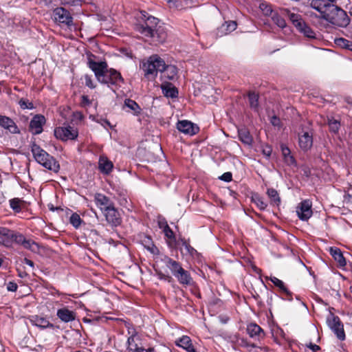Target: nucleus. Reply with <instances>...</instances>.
<instances>
[{
  "mask_svg": "<svg viewBox=\"0 0 352 352\" xmlns=\"http://www.w3.org/2000/svg\"><path fill=\"white\" fill-rule=\"evenodd\" d=\"M159 19L149 15L146 12H141V17L135 25V30L143 36L150 38L153 42L164 43L167 37L165 28L159 25Z\"/></svg>",
  "mask_w": 352,
  "mask_h": 352,
  "instance_id": "f257e3e1",
  "label": "nucleus"
},
{
  "mask_svg": "<svg viewBox=\"0 0 352 352\" xmlns=\"http://www.w3.org/2000/svg\"><path fill=\"white\" fill-rule=\"evenodd\" d=\"M31 151L34 160L43 167L54 173L59 170L58 162L35 142L31 144Z\"/></svg>",
  "mask_w": 352,
  "mask_h": 352,
  "instance_id": "f03ea898",
  "label": "nucleus"
},
{
  "mask_svg": "<svg viewBox=\"0 0 352 352\" xmlns=\"http://www.w3.org/2000/svg\"><path fill=\"white\" fill-rule=\"evenodd\" d=\"M327 8L329 12L324 13V19L340 28H346L349 24L350 19L342 9L334 5L329 6Z\"/></svg>",
  "mask_w": 352,
  "mask_h": 352,
  "instance_id": "7ed1b4c3",
  "label": "nucleus"
},
{
  "mask_svg": "<svg viewBox=\"0 0 352 352\" xmlns=\"http://www.w3.org/2000/svg\"><path fill=\"white\" fill-rule=\"evenodd\" d=\"M141 68L144 72V77L149 80H153L158 72L164 69V60L157 55H153L142 63Z\"/></svg>",
  "mask_w": 352,
  "mask_h": 352,
  "instance_id": "20e7f679",
  "label": "nucleus"
},
{
  "mask_svg": "<svg viewBox=\"0 0 352 352\" xmlns=\"http://www.w3.org/2000/svg\"><path fill=\"white\" fill-rule=\"evenodd\" d=\"M103 78L102 81L98 82L102 84L107 85L109 87H111L112 86L116 87L120 85V82H124V79L120 73L113 68H108L107 72L103 74Z\"/></svg>",
  "mask_w": 352,
  "mask_h": 352,
  "instance_id": "39448f33",
  "label": "nucleus"
},
{
  "mask_svg": "<svg viewBox=\"0 0 352 352\" xmlns=\"http://www.w3.org/2000/svg\"><path fill=\"white\" fill-rule=\"evenodd\" d=\"M78 135V130L70 126L57 127L54 129L55 137L62 141L75 140Z\"/></svg>",
  "mask_w": 352,
  "mask_h": 352,
  "instance_id": "423d86ee",
  "label": "nucleus"
},
{
  "mask_svg": "<svg viewBox=\"0 0 352 352\" xmlns=\"http://www.w3.org/2000/svg\"><path fill=\"white\" fill-rule=\"evenodd\" d=\"M54 20L59 23L70 26L73 23V18L68 10L63 7H58L53 10Z\"/></svg>",
  "mask_w": 352,
  "mask_h": 352,
  "instance_id": "0eeeda50",
  "label": "nucleus"
},
{
  "mask_svg": "<svg viewBox=\"0 0 352 352\" xmlns=\"http://www.w3.org/2000/svg\"><path fill=\"white\" fill-rule=\"evenodd\" d=\"M327 321L328 326L334 332L337 338L340 340H344L345 333L339 317L331 314Z\"/></svg>",
  "mask_w": 352,
  "mask_h": 352,
  "instance_id": "6e6552de",
  "label": "nucleus"
},
{
  "mask_svg": "<svg viewBox=\"0 0 352 352\" xmlns=\"http://www.w3.org/2000/svg\"><path fill=\"white\" fill-rule=\"evenodd\" d=\"M87 65L94 72L98 81H102L103 74L107 72L108 65L106 61L96 62L89 58Z\"/></svg>",
  "mask_w": 352,
  "mask_h": 352,
  "instance_id": "1a4fd4ad",
  "label": "nucleus"
},
{
  "mask_svg": "<svg viewBox=\"0 0 352 352\" xmlns=\"http://www.w3.org/2000/svg\"><path fill=\"white\" fill-rule=\"evenodd\" d=\"M14 243L21 245L24 248L32 251V252H37L39 250L38 245L31 239H27L21 233H15L14 238Z\"/></svg>",
  "mask_w": 352,
  "mask_h": 352,
  "instance_id": "9d476101",
  "label": "nucleus"
},
{
  "mask_svg": "<svg viewBox=\"0 0 352 352\" xmlns=\"http://www.w3.org/2000/svg\"><path fill=\"white\" fill-rule=\"evenodd\" d=\"M311 202L309 199L302 201L297 207L296 212L302 221H307L312 216Z\"/></svg>",
  "mask_w": 352,
  "mask_h": 352,
  "instance_id": "9b49d317",
  "label": "nucleus"
},
{
  "mask_svg": "<svg viewBox=\"0 0 352 352\" xmlns=\"http://www.w3.org/2000/svg\"><path fill=\"white\" fill-rule=\"evenodd\" d=\"M177 129L180 132L189 135H193L199 131V127L196 124L186 120H179L177 123Z\"/></svg>",
  "mask_w": 352,
  "mask_h": 352,
  "instance_id": "f8f14e48",
  "label": "nucleus"
},
{
  "mask_svg": "<svg viewBox=\"0 0 352 352\" xmlns=\"http://www.w3.org/2000/svg\"><path fill=\"white\" fill-rule=\"evenodd\" d=\"M107 221L113 227L120 226L122 223V218L119 212L116 209L115 206L111 207L106 211L103 212Z\"/></svg>",
  "mask_w": 352,
  "mask_h": 352,
  "instance_id": "ddd939ff",
  "label": "nucleus"
},
{
  "mask_svg": "<svg viewBox=\"0 0 352 352\" xmlns=\"http://www.w3.org/2000/svg\"><path fill=\"white\" fill-rule=\"evenodd\" d=\"M16 232L4 227H0V245L12 246Z\"/></svg>",
  "mask_w": 352,
  "mask_h": 352,
  "instance_id": "4468645a",
  "label": "nucleus"
},
{
  "mask_svg": "<svg viewBox=\"0 0 352 352\" xmlns=\"http://www.w3.org/2000/svg\"><path fill=\"white\" fill-rule=\"evenodd\" d=\"M45 123V118L42 115H36L30 123V130L32 134L38 135L42 133L43 126Z\"/></svg>",
  "mask_w": 352,
  "mask_h": 352,
  "instance_id": "2eb2a0df",
  "label": "nucleus"
},
{
  "mask_svg": "<svg viewBox=\"0 0 352 352\" xmlns=\"http://www.w3.org/2000/svg\"><path fill=\"white\" fill-rule=\"evenodd\" d=\"M30 322L41 329L47 328L54 329V325L51 323L46 318L38 316L37 315L32 316L29 318Z\"/></svg>",
  "mask_w": 352,
  "mask_h": 352,
  "instance_id": "dca6fc26",
  "label": "nucleus"
},
{
  "mask_svg": "<svg viewBox=\"0 0 352 352\" xmlns=\"http://www.w3.org/2000/svg\"><path fill=\"white\" fill-rule=\"evenodd\" d=\"M95 202L100 209L104 212L114 206L109 197L101 193H96L94 197Z\"/></svg>",
  "mask_w": 352,
  "mask_h": 352,
  "instance_id": "f3484780",
  "label": "nucleus"
},
{
  "mask_svg": "<svg viewBox=\"0 0 352 352\" xmlns=\"http://www.w3.org/2000/svg\"><path fill=\"white\" fill-rule=\"evenodd\" d=\"M279 10L282 15L288 16L296 29L301 27L302 23L305 22L300 14L292 13L287 8H280Z\"/></svg>",
  "mask_w": 352,
  "mask_h": 352,
  "instance_id": "a211bd4d",
  "label": "nucleus"
},
{
  "mask_svg": "<svg viewBox=\"0 0 352 352\" xmlns=\"http://www.w3.org/2000/svg\"><path fill=\"white\" fill-rule=\"evenodd\" d=\"M0 126L12 133H19V130L15 122L9 117L0 115Z\"/></svg>",
  "mask_w": 352,
  "mask_h": 352,
  "instance_id": "6ab92c4d",
  "label": "nucleus"
},
{
  "mask_svg": "<svg viewBox=\"0 0 352 352\" xmlns=\"http://www.w3.org/2000/svg\"><path fill=\"white\" fill-rule=\"evenodd\" d=\"M57 317L64 322H69L74 321L76 318V313L69 310L67 307L58 309L56 313Z\"/></svg>",
  "mask_w": 352,
  "mask_h": 352,
  "instance_id": "aec40b11",
  "label": "nucleus"
},
{
  "mask_svg": "<svg viewBox=\"0 0 352 352\" xmlns=\"http://www.w3.org/2000/svg\"><path fill=\"white\" fill-rule=\"evenodd\" d=\"M298 144L300 148L303 151H308L313 144L312 134L309 132H304L302 135H299Z\"/></svg>",
  "mask_w": 352,
  "mask_h": 352,
  "instance_id": "412c9836",
  "label": "nucleus"
},
{
  "mask_svg": "<svg viewBox=\"0 0 352 352\" xmlns=\"http://www.w3.org/2000/svg\"><path fill=\"white\" fill-rule=\"evenodd\" d=\"M164 69L160 72L162 74V78L168 80H175L178 72L177 67L173 65H166L164 63Z\"/></svg>",
  "mask_w": 352,
  "mask_h": 352,
  "instance_id": "4be33fe9",
  "label": "nucleus"
},
{
  "mask_svg": "<svg viewBox=\"0 0 352 352\" xmlns=\"http://www.w3.org/2000/svg\"><path fill=\"white\" fill-rule=\"evenodd\" d=\"M175 344L177 346L185 349L187 352H197V350L192 343L191 339L187 336H183L182 338L177 340Z\"/></svg>",
  "mask_w": 352,
  "mask_h": 352,
  "instance_id": "5701e85b",
  "label": "nucleus"
},
{
  "mask_svg": "<svg viewBox=\"0 0 352 352\" xmlns=\"http://www.w3.org/2000/svg\"><path fill=\"white\" fill-rule=\"evenodd\" d=\"M175 277L177 279L180 284L184 285H190L193 283L190 272L184 268H182L179 272L175 274Z\"/></svg>",
  "mask_w": 352,
  "mask_h": 352,
  "instance_id": "b1692460",
  "label": "nucleus"
},
{
  "mask_svg": "<svg viewBox=\"0 0 352 352\" xmlns=\"http://www.w3.org/2000/svg\"><path fill=\"white\" fill-rule=\"evenodd\" d=\"M163 261L166 266L170 270L174 276H175V274L179 272V271L183 268L178 261H175L170 257L166 256Z\"/></svg>",
  "mask_w": 352,
  "mask_h": 352,
  "instance_id": "393cba45",
  "label": "nucleus"
},
{
  "mask_svg": "<svg viewBox=\"0 0 352 352\" xmlns=\"http://www.w3.org/2000/svg\"><path fill=\"white\" fill-rule=\"evenodd\" d=\"M161 88L164 95L166 97L174 98L178 96L177 89L169 82L162 83Z\"/></svg>",
  "mask_w": 352,
  "mask_h": 352,
  "instance_id": "a878e982",
  "label": "nucleus"
},
{
  "mask_svg": "<svg viewBox=\"0 0 352 352\" xmlns=\"http://www.w3.org/2000/svg\"><path fill=\"white\" fill-rule=\"evenodd\" d=\"M332 5L333 4L326 3L324 0H312L311 3V8L320 12L322 19L324 13L329 12L328 6Z\"/></svg>",
  "mask_w": 352,
  "mask_h": 352,
  "instance_id": "bb28decb",
  "label": "nucleus"
},
{
  "mask_svg": "<svg viewBox=\"0 0 352 352\" xmlns=\"http://www.w3.org/2000/svg\"><path fill=\"white\" fill-rule=\"evenodd\" d=\"M237 24L234 21H227L222 24L221 26L218 29V34L223 36V34H228L232 31L235 30Z\"/></svg>",
  "mask_w": 352,
  "mask_h": 352,
  "instance_id": "cd10ccee",
  "label": "nucleus"
},
{
  "mask_svg": "<svg viewBox=\"0 0 352 352\" xmlns=\"http://www.w3.org/2000/svg\"><path fill=\"white\" fill-rule=\"evenodd\" d=\"M247 332L251 338H260L264 335L263 329L256 323H250L247 327Z\"/></svg>",
  "mask_w": 352,
  "mask_h": 352,
  "instance_id": "c85d7f7f",
  "label": "nucleus"
},
{
  "mask_svg": "<svg viewBox=\"0 0 352 352\" xmlns=\"http://www.w3.org/2000/svg\"><path fill=\"white\" fill-rule=\"evenodd\" d=\"M329 252L334 260L338 263L340 266L344 267L346 265V260L339 248L331 247L329 249Z\"/></svg>",
  "mask_w": 352,
  "mask_h": 352,
  "instance_id": "c756f323",
  "label": "nucleus"
},
{
  "mask_svg": "<svg viewBox=\"0 0 352 352\" xmlns=\"http://www.w3.org/2000/svg\"><path fill=\"white\" fill-rule=\"evenodd\" d=\"M98 167L102 173L109 174L113 168V164L107 157H101L99 160Z\"/></svg>",
  "mask_w": 352,
  "mask_h": 352,
  "instance_id": "7c9ffc66",
  "label": "nucleus"
},
{
  "mask_svg": "<svg viewBox=\"0 0 352 352\" xmlns=\"http://www.w3.org/2000/svg\"><path fill=\"white\" fill-rule=\"evenodd\" d=\"M281 152L283 156L284 161L287 165H296V162L294 157L291 155L290 149L285 145L282 144Z\"/></svg>",
  "mask_w": 352,
  "mask_h": 352,
  "instance_id": "2f4dec72",
  "label": "nucleus"
},
{
  "mask_svg": "<svg viewBox=\"0 0 352 352\" xmlns=\"http://www.w3.org/2000/svg\"><path fill=\"white\" fill-rule=\"evenodd\" d=\"M297 30L308 38H316V34L305 22H303L302 26L299 27Z\"/></svg>",
  "mask_w": 352,
  "mask_h": 352,
  "instance_id": "473e14b6",
  "label": "nucleus"
},
{
  "mask_svg": "<svg viewBox=\"0 0 352 352\" xmlns=\"http://www.w3.org/2000/svg\"><path fill=\"white\" fill-rule=\"evenodd\" d=\"M271 282L287 296H292V293L286 287L284 283L275 276L270 278Z\"/></svg>",
  "mask_w": 352,
  "mask_h": 352,
  "instance_id": "72a5a7b5",
  "label": "nucleus"
},
{
  "mask_svg": "<svg viewBox=\"0 0 352 352\" xmlns=\"http://www.w3.org/2000/svg\"><path fill=\"white\" fill-rule=\"evenodd\" d=\"M267 195L270 199V204L272 206H279L280 204V198L278 192L274 188H268L267 190Z\"/></svg>",
  "mask_w": 352,
  "mask_h": 352,
  "instance_id": "f704fd0d",
  "label": "nucleus"
},
{
  "mask_svg": "<svg viewBox=\"0 0 352 352\" xmlns=\"http://www.w3.org/2000/svg\"><path fill=\"white\" fill-rule=\"evenodd\" d=\"M124 107L129 109V111H130L133 114L138 115L140 112V107L138 104V103L131 99H126L124 100Z\"/></svg>",
  "mask_w": 352,
  "mask_h": 352,
  "instance_id": "c9c22d12",
  "label": "nucleus"
},
{
  "mask_svg": "<svg viewBox=\"0 0 352 352\" xmlns=\"http://www.w3.org/2000/svg\"><path fill=\"white\" fill-rule=\"evenodd\" d=\"M334 43L336 45H338L342 48H344V49H346V50H348L350 51L352 50V41H349L346 38H336L334 40Z\"/></svg>",
  "mask_w": 352,
  "mask_h": 352,
  "instance_id": "e433bc0d",
  "label": "nucleus"
},
{
  "mask_svg": "<svg viewBox=\"0 0 352 352\" xmlns=\"http://www.w3.org/2000/svg\"><path fill=\"white\" fill-rule=\"evenodd\" d=\"M334 43L336 45H338L342 48H344V49H346V50H348L350 51L352 50V41H349L346 38H336L334 40Z\"/></svg>",
  "mask_w": 352,
  "mask_h": 352,
  "instance_id": "4c0bfd02",
  "label": "nucleus"
},
{
  "mask_svg": "<svg viewBox=\"0 0 352 352\" xmlns=\"http://www.w3.org/2000/svg\"><path fill=\"white\" fill-rule=\"evenodd\" d=\"M258 95L254 92H250L248 94L250 107L256 111L258 110Z\"/></svg>",
  "mask_w": 352,
  "mask_h": 352,
  "instance_id": "58836bf2",
  "label": "nucleus"
},
{
  "mask_svg": "<svg viewBox=\"0 0 352 352\" xmlns=\"http://www.w3.org/2000/svg\"><path fill=\"white\" fill-rule=\"evenodd\" d=\"M239 135L240 140L246 144H250L252 142V138L250 133L245 129L239 131Z\"/></svg>",
  "mask_w": 352,
  "mask_h": 352,
  "instance_id": "ea45409f",
  "label": "nucleus"
},
{
  "mask_svg": "<svg viewBox=\"0 0 352 352\" xmlns=\"http://www.w3.org/2000/svg\"><path fill=\"white\" fill-rule=\"evenodd\" d=\"M252 200L260 210H264L267 208V204L264 201L263 198L258 195H253Z\"/></svg>",
  "mask_w": 352,
  "mask_h": 352,
  "instance_id": "a19ab883",
  "label": "nucleus"
},
{
  "mask_svg": "<svg viewBox=\"0 0 352 352\" xmlns=\"http://www.w3.org/2000/svg\"><path fill=\"white\" fill-rule=\"evenodd\" d=\"M273 22L279 28H284L286 26V22L285 19L281 17L278 13L275 12L271 16Z\"/></svg>",
  "mask_w": 352,
  "mask_h": 352,
  "instance_id": "79ce46f5",
  "label": "nucleus"
},
{
  "mask_svg": "<svg viewBox=\"0 0 352 352\" xmlns=\"http://www.w3.org/2000/svg\"><path fill=\"white\" fill-rule=\"evenodd\" d=\"M259 8L265 16H272V14L275 12L273 11L271 5L265 2L260 3Z\"/></svg>",
  "mask_w": 352,
  "mask_h": 352,
  "instance_id": "37998d69",
  "label": "nucleus"
},
{
  "mask_svg": "<svg viewBox=\"0 0 352 352\" xmlns=\"http://www.w3.org/2000/svg\"><path fill=\"white\" fill-rule=\"evenodd\" d=\"M82 219L79 214L77 213H73L69 218L70 223L75 228H78L82 223Z\"/></svg>",
  "mask_w": 352,
  "mask_h": 352,
  "instance_id": "c03bdc74",
  "label": "nucleus"
},
{
  "mask_svg": "<svg viewBox=\"0 0 352 352\" xmlns=\"http://www.w3.org/2000/svg\"><path fill=\"white\" fill-rule=\"evenodd\" d=\"M163 232L164 233L165 236L170 240V242H169V245H171V242H175L176 239L175 236V234L168 225L165 226Z\"/></svg>",
  "mask_w": 352,
  "mask_h": 352,
  "instance_id": "a18cd8bd",
  "label": "nucleus"
},
{
  "mask_svg": "<svg viewBox=\"0 0 352 352\" xmlns=\"http://www.w3.org/2000/svg\"><path fill=\"white\" fill-rule=\"evenodd\" d=\"M21 201L19 198H14L10 200V208L16 212H19L21 210Z\"/></svg>",
  "mask_w": 352,
  "mask_h": 352,
  "instance_id": "49530a36",
  "label": "nucleus"
},
{
  "mask_svg": "<svg viewBox=\"0 0 352 352\" xmlns=\"http://www.w3.org/2000/svg\"><path fill=\"white\" fill-rule=\"evenodd\" d=\"M329 129L333 133H337L340 129V122L333 118L329 119L328 121Z\"/></svg>",
  "mask_w": 352,
  "mask_h": 352,
  "instance_id": "de8ad7c7",
  "label": "nucleus"
},
{
  "mask_svg": "<svg viewBox=\"0 0 352 352\" xmlns=\"http://www.w3.org/2000/svg\"><path fill=\"white\" fill-rule=\"evenodd\" d=\"M19 104L23 109H32L34 108L33 103L25 98L20 99Z\"/></svg>",
  "mask_w": 352,
  "mask_h": 352,
  "instance_id": "09e8293b",
  "label": "nucleus"
},
{
  "mask_svg": "<svg viewBox=\"0 0 352 352\" xmlns=\"http://www.w3.org/2000/svg\"><path fill=\"white\" fill-rule=\"evenodd\" d=\"M184 247L186 250V254L194 256L197 254V250L192 247L188 242H184Z\"/></svg>",
  "mask_w": 352,
  "mask_h": 352,
  "instance_id": "8fccbe9b",
  "label": "nucleus"
},
{
  "mask_svg": "<svg viewBox=\"0 0 352 352\" xmlns=\"http://www.w3.org/2000/svg\"><path fill=\"white\" fill-rule=\"evenodd\" d=\"M126 350L128 352H145V349L142 346H139L137 343L132 346H127Z\"/></svg>",
  "mask_w": 352,
  "mask_h": 352,
  "instance_id": "3c124183",
  "label": "nucleus"
},
{
  "mask_svg": "<svg viewBox=\"0 0 352 352\" xmlns=\"http://www.w3.org/2000/svg\"><path fill=\"white\" fill-rule=\"evenodd\" d=\"M219 179L224 182H229L232 179V175L230 172H226L223 173L221 176H220Z\"/></svg>",
  "mask_w": 352,
  "mask_h": 352,
  "instance_id": "603ef678",
  "label": "nucleus"
},
{
  "mask_svg": "<svg viewBox=\"0 0 352 352\" xmlns=\"http://www.w3.org/2000/svg\"><path fill=\"white\" fill-rule=\"evenodd\" d=\"M85 80L86 86H87L88 87L91 88V89L95 88V85L92 81L91 76H89L88 75H85Z\"/></svg>",
  "mask_w": 352,
  "mask_h": 352,
  "instance_id": "864d4df0",
  "label": "nucleus"
},
{
  "mask_svg": "<svg viewBox=\"0 0 352 352\" xmlns=\"http://www.w3.org/2000/svg\"><path fill=\"white\" fill-rule=\"evenodd\" d=\"M263 154L266 156L267 158H269L271 156L272 149L270 146H265L263 148Z\"/></svg>",
  "mask_w": 352,
  "mask_h": 352,
  "instance_id": "5fc2aeb1",
  "label": "nucleus"
},
{
  "mask_svg": "<svg viewBox=\"0 0 352 352\" xmlns=\"http://www.w3.org/2000/svg\"><path fill=\"white\" fill-rule=\"evenodd\" d=\"M306 346L314 352H316L320 350V346L313 344L312 342H309V344H306Z\"/></svg>",
  "mask_w": 352,
  "mask_h": 352,
  "instance_id": "6e6d98bb",
  "label": "nucleus"
},
{
  "mask_svg": "<svg viewBox=\"0 0 352 352\" xmlns=\"http://www.w3.org/2000/svg\"><path fill=\"white\" fill-rule=\"evenodd\" d=\"M17 285L14 282H9L7 285V289L10 292H16L17 289Z\"/></svg>",
  "mask_w": 352,
  "mask_h": 352,
  "instance_id": "4d7b16f0",
  "label": "nucleus"
},
{
  "mask_svg": "<svg viewBox=\"0 0 352 352\" xmlns=\"http://www.w3.org/2000/svg\"><path fill=\"white\" fill-rule=\"evenodd\" d=\"M271 123L273 126H278L280 124V119L276 116H272L271 118Z\"/></svg>",
  "mask_w": 352,
  "mask_h": 352,
  "instance_id": "13d9d810",
  "label": "nucleus"
},
{
  "mask_svg": "<svg viewBox=\"0 0 352 352\" xmlns=\"http://www.w3.org/2000/svg\"><path fill=\"white\" fill-rule=\"evenodd\" d=\"M96 122L100 124L103 126H105V125H107V126L111 127V123L107 119L100 118L99 120H97Z\"/></svg>",
  "mask_w": 352,
  "mask_h": 352,
  "instance_id": "bf43d9fd",
  "label": "nucleus"
},
{
  "mask_svg": "<svg viewBox=\"0 0 352 352\" xmlns=\"http://www.w3.org/2000/svg\"><path fill=\"white\" fill-rule=\"evenodd\" d=\"M135 335L133 334V335H132V336H131L130 337L128 338V339H127V346H133L135 344Z\"/></svg>",
  "mask_w": 352,
  "mask_h": 352,
  "instance_id": "052dcab7",
  "label": "nucleus"
},
{
  "mask_svg": "<svg viewBox=\"0 0 352 352\" xmlns=\"http://www.w3.org/2000/svg\"><path fill=\"white\" fill-rule=\"evenodd\" d=\"M146 249L153 254H155L156 251L158 252L157 247L153 243H151V246H147Z\"/></svg>",
  "mask_w": 352,
  "mask_h": 352,
  "instance_id": "680f3d73",
  "label": "nucleus"
},
{
  "mask_svg": "<svg viewBox=\"0 0 352 352\" xmlns=\"http://www.w3.org/2000/svg\"><path fill=\"white\" fill-rule=\"evenodd\" d=\"M82 102L85 105H89L91 104V101L87 96H82Z\"/></svg>",
  "mask_w": 352,
  "mask_h": 352,
  "instance_id": "e2e57ef3",
  "label": "nucleus"
},
{
  "mask_svg": "<svg viewBox=\"0 0 352 352\" xmlns=\"http://www.w3.org/2000/svg\"><path fill=\"white\" fill-rule=\"evenodd\" d=\"M120 204L122 206H125L127 204V199L124 195L120 194V199H119Z\"/></svg>",
  "mask_w": 352,
  "mask_h": 352,
  "instance_id": "0e129e2a",
  "label": "nucleus"
},
{
  "mask_svg": "<svg viewBox=\"0 0 352 352\" xmlns=\"http://www.w3.org/2000/svg\"><path fill=\"white\" fill-rule=\"evenodd\" d=\"M23 261L25 264L28 265L29 266H30L32 267H34V262L32 261L31 260H30L27 258H25Z\"/></svg>",
  "mask_w": 352,
  "mask_h": 352,
  "instance_id": "69168bd1",
  "label": "nucleus"
},
{
  "mask_svg": "<svg viewBox=\"0 0 352 352\" xmlns=\"http://www.w3.org/2000/svg\"><path fill=\"white\" fill-rule=\"evenodd\" d=\"M166 225H168L166 221L163 220L159 221V227L163 229V230H164V227Z\"/></svg>",
  "mask_w": 352,
  "mask_h": 352,
  "instance_id": "338daca9",
  "label": "nucleus"
},
{
  "mask_svg": "<svg viewBox=\"0 0 352 352\" xmlns=\"http://www.w3.org/2000/svg\"><path fill=\"white\" fill-rule=\"evenodd\" d=\"M19 276L21 278H25V277H26L28 276V274L25 272H21V271H19Z\"/></svg>",
  "mask_w": 352,
  "mask_h": 352,
  "instance_id": "774afa93",
  "label": "nucleus"
}]
</instances>
